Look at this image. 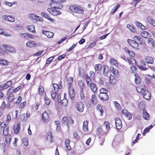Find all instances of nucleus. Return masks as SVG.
<instances>
[{
    "mask_svg": "<svg viewBox=\"0 0 155 155\" xmlns=\"http://www.w3.org/2000/svg\"><path fill=\"white\" fill-rule=\"evenodd\" d=\"M51 2L49 3V5L51 7L48 8L47 11L53 15L56 16L59 15L61 14L59 9L62 8V5L61 3H63L65 0H50Z\"/></svg>",
    "mask_w": 155,
    "mask_h": 155,
    "instance_id": "nucleus-1",
    "label": "nucleus"
},
{
    "mask_svg": "<svg viewBox=\"0 0 155 155\" xmlns=\"http://www.w3.org/2000/svg\"><path fill=\"white\" fill-rule=\"evenodd\" d=\"M53 89H52L51 92V94L52 98L54 99L56 98L57 94L56 93L58 90V88L61 89L62 88V86H60L59 87H58L57 84L54 83L53 84Z\"/></svg>",
    "mask_w": 155,
    "mask_h": 155,
    "instance_id": "nucleus-2",
    "label": "nucleus"
},
{
    "mask_svg": "<svg viewBox=\"0 0 155 155\" xmlns=\"http://www.w3.org/2000/svg\"><path fill=\"white\" fill-rule=\"evenodd\" d=\"M71 10L74 12L82 14L84 13V11L82 8L75 5H72L70 7Z\"/></svg>",
    "mask_w": 155,
    "mask_h": 155,
    "instance_id": "nucleus-3",
    "label": "nucleus"
},
{
    "mask_svg": "<svg viewBox=\"0 0 155 155\" xmlns=\"http://www.w3.org/2000/svg\"><path fill=\"white\" fill-rule=\"evenodd\" d=\"M68 91L70 97L72 100H74L75 98V93L74 89L71 86H68Z\"/></svg>",
    "mask_w": 155,
    "mask_h": 155,
    "instance_id": "nucleus-4",
    "label": "nucleus"
},
{
    "mask_svg": "<svg viewBox=\"0 0 155 155\" xmlns=\"http://www.w3.org/2000/svg\"><path fill=\"white\" fill-rule=\"evenodd\" d=\"M127 42L133 48L136 49L138 48L139 44L135 40L128 39Z\"/></svg>",
    "mask_w": 155,
    "mask_h": 155,
    "instance_id": "nucleus-5",
    "label": "nucleus"
},
{
    "mask_svg": "<svg viewBox=\"0 0 155 155\" xmlns=\"http://www.w3.org/2000/svg\"><path fill=\"white\" fill-rule=\"evenodd\" d=\"M115 124L116 126L118 129H120L122 127V125L121 120L119 117H116L115 119Z\"/></svg>",
    "mask_w": 155,
    "mask_h": 155,
    "instance_id": "nucleus-6",
    "label": "nucleus"
},
{
    "mask_svg": "<svg viewBox=\"0 0 155 155\" xmlns=\"http://www.w3.org/2000/svg\"><path fill=\"white\" fill-rule=\"evenodd\" d=\"M42 118L43 121L45 123H47L49 120V115L45 111L42 114Z\"/></svg>",
    "mask_w": 155,
    "mask_h": 155,
    "instance_id": "nucleus-7",
    "label": "nucleus"
},
{
    "mask_svg": "<svg viewBox=\"0 0 155 155\" xmlns=\"http://www.w3.org/2000/svg\"><path fill=\"white\" fill-rule=\"evenodd\" d=\"M79 84L81 86V90L80 92V95L81 98V100H84L85 98V96L84 93V84L82 82H80L79 83Z\"/></svg>",
    "mask_w": 155,
    "mask_h": 155,
    "instance_id": "nucleus-8",
    "label": "nucleus"
},
{
    "mask_svg": "<svg viewBox=\"0 0 155 155\" xmlns=\"http://www.w3.org/2000/svg\"><path fill=\"white\" fill-rule=\"evenodd\" d=\"M142 95L144 98L147 100H149L151 99V94L147 90L144 91Z\"/></svg>",
    "mask_w": 155,
    "mask_h": 155,
    "instance_id": "nucleus-9",
    "label": "nucleus"
},
{
    "mask_svg": "<svg viewBox=\"0 0 155 155\" xmlns=\"http://www.w3.org/2000/svg\"><path fill=\"white\" fill-rule=\"evenodd\" d=\"M76 107L80 112H82L84 110V106L83 103L81 102H78L76 104Z\"/></svg>",
    "mask_w": 155,
    "mask_h": 155,
    "instance_id": "nucleus-10",
    "label": "nucleus"
},
{
    "mask_svg": "<svg viewBox=\"0 0 155 155\" xmlns=\"http://www.w3.org/2000/svg\"><path fill=\"white\" fill-rule=\"evenodd\" d=\"M13 129L14 133L15 134H17L18 133L20 130V123H17L16 124L14 125Z\"/></svg>",
    "mask_w": 155,
    "mask_h": 155,
    "instance_id": "nucleus-11",
    "label": "nucleus"
},
{
    "mask_svg": "<svg viewBox=\"0 0 155 155\" xmlns=\"http://www.w3.org/2000/svg\"><path fill=\"white\" fill-rule=\"evenodd\" d=\"M3 19L6 21L11 22H13L15 21V18L11 16L3 15L2 17Z\"/></svg>",
    "mask_w": 155,
    "mask_h": 155,
    "instance_id": "nucleus-12",
    "label": "nucleus"
},
{
    "mask_svg": "<svg viewBox=\"0 0 155 155\" xmlns=\"http://www.w3.org/2000/svg\"><path fill=\"white\" fill-rule=\"evenodd\" d=\"M42 33L43 34L46 35L48 38H52L53 37L54 35L53 32L47 31H43Z\"/></svg>",
    "mask_w": 155,
    "mask_h": 155,
    "instance_id": "nucleus-13",
    "label": "nucleus"
},
{
    "mask_svg": "<svg viewBox=\"0 0 155 155\" xmlns=\"http://www.w3.org/2000/svg\"><path fill=\"white\" fill-rule=\"evenodd\" d=\"M99 97L100 99L104 101H107L108 99V96L106 92H105L104 94H99Z\"/></svg>",
    "mask_w": 155,
    "mask_h": 155,
    "instance_id": "nucleus-14",
    "label": "nucleus"
},
{
    "mask_svg": "<svg viewBox=\"0 0 155 155\" xmlns=\"http://www.w3.org/2000/svg\"><path fill=\"white\" fill-rule=\"evenodd\" d=\"M7 45H0V49L3 54L7 53Z\"/></svg>",
    "mask_w": 155,
    "mask_h": 155,
    "instance_id": "nucleus-15",
    "label": "nucleus"
},
{
    "mask_svg": "<svg viewBox=\"0 0 155 155\" xmlns=\"http://www.w3.org/2000/svg\"><path fill=\"white\" fill-rule=\"evenodd\" d=\"M122 114L125 115L126 116L128 117L129 120H130L132 118V115L131 113L128 112L127 110L124 109L122 111Z\"/></svg>",
    "mask_w": 155,
    "mask_h": 155,
    "instance_id": "nucleus-16",
    "label": "nucleus"
},
{
    "mask_svg": "<svg viewBox=\"0 0 155 155\" xmlns=\"http://www.w3.org/2000/svg\"><path fill=\"white\" fill-rule=\"evenodd\" d=\"M110 123L107 121H105L104 124L103 125L104 126H105L106 127V129L107 130L105 133H104V134H102V135L104 136L106 135L108 132V130L110 129Z\"/></svg>",
    "mask_w": 155,
    "mask_h": 155,
    "instance_id": "nucleus-17",
    "label": "nucleus"
},
{
    "mask_svg": "<svg viewBox=\"0 0 155 155\" xmlns=\"http://www.w3.org/2000/svg\"><path fill=\"white\" fill-rule=\"evenodd\" d=\"M143 117L145 119L148 120L150 119V115L147 112L146 110L144 109L143 111Z\"/></svg>",
    "mask_w": 155,
    "mask_h": 155,
    "instance_id": "nucleus-18",
    "label": "nucleus"
},
{
    "mask_svg": "<svg viewBox=\"0 0 155 155\" xmlns=\"http://www.w3.org/2000/svg\"><path fill=\"white\" fill-rule=\"evenodd\" d=\"M140 35L145 38H148L150 37V35L147 31H144L141 32Z\"/></svg>",
    "mask_w": 155,
    "mask_h": 155,
    "instance_id": "nucleus-19",
    "label": "nucleus"
},
{
    "mask_svg": "<svg viewBox=\"0 0 155 155\" xmlns=\"http://www.w3.org/2000/svg\"><path fill=\"white\" fill-rule=\"evenodd\" d=\"M103 67V75L107 77L108 75V72L109 71V67L105 65H104Z\"/></svg>",
    "mask_w": 155,
    "mask_h": 155,
    "instance_id": "nucleus-20",
    "label": "nucleus"
},
{
    "mask_svg": "<svg viewBox=\"0 0 155 155\" xmlns=\"http://www.w3.org/2000/svg\"><path fill=\"white\" fill-rule=\"evenodd\" d=\"M110 70L111 71L115 77H117L118 76V72L116 69L112 67H110Z\"/></svg>",
    "mask_w": 155,
    "mask_h": 155,
    "instance_id": "nucleus-21",
    "label": "nucleus"
},
{
    "mask_svg": "<svg viewBox=\"0 0 155 155\" xmlns=\"http://www.w3.org/2000/svg\"><path fill=\"white\" fill-rule=\"evenodd\" d=\"M12 81L10 80L7 82L4 85L2 86L3 89H5L10 87L12 85Z\"/></svg>",
    "mask_w": 155,
    "mask_h": 155,
    "instance_id": "nucleus-22",
    "label": "nucleus"
},
{
    "mask_svg": "<svg viewBox=\"0 0 155 155\" xmlns=\"http://www.w3.org/2000/svg\"><path fill=\"white\" fill-rule=\"evenodd\" d=\"M135 24L137 26L139 27V28H141L143 30H145L146 29V27L143 25H142L140 22L138 21H136Z\"/></svg>",
    "mask_w": 155,
    "mask_h": 155,
    "instance_id": "nucleus-23",
    "label": "nucleus"
},
{
    "mask_svg": "<svg viewBox=\"0 0 155 155\" xmlns=\"http://www.w3.org/2000/svg\"><path fill=\"white\" fill-rule=\"evenodd\" d=\"M7 48V53L9 52L15 53L16 51L15 49L12 46L8 45Z\"/></svg>",
    "mask_w": 155,
    "mask_h": 155,
    "instance_id": "nucleus-24",
    "label": "nucleus"
},
{
    "mask_svg": "<svg viewBox=\"0 0 155 155\" xmlns=\"http://www.w3.org/2000/svg\"><path fill=\"white\" fill-rule=\"evenodd\" d=\"M145 60L146 62L148 64H153L154 63L153 58L150 56L147 57L145 59Z\"/></svg>",
    "mask_w": 155,
    "mask_h": 155,
    "instance_id": "nucleus-25",
    "label": "nucleus"
},
{
    "mask_svg": "<svg viewBox=\"0 0 155 155\" xmlns=\"http://www.w3.org/2000/svg\"><path fill=\"white\" fill-rule=\"evenodd\" d=\"M26 45L30 48L35 47L36 46V43L33 41H29L26 44Z\"/></svg>",
    "mask_w": 155,
    "mask_h": 155,
    "instance_id": "nucleus-26",
    "label": "nucleus"
},
{
    "mask_svg": "<svg viewBox=\"0 0 155 155\" xmlns=\"http://www.w3.org/2000/svg\"><path fill=\"white\" fill-rule=\"evenodd\" d=\"M41 15L42 17L47 18L48 20L51 21H53L54 20V19L50 18L47 13L42 12L41 13Z\"/></svg>",
    "mask_w": 155,
    "mask_h": 155,
    "instance_id": "nucleus-27",
    "label": "nucleus"
},
{
    "mask_svg": "<svg viewBox=\"0 0 155 155\" xmlns=\"http://www.w3.org/2000/svg\"><path fill=\"white\" fill-rule=\"evenodd\" d=\"M88 122L87 121H85L84 122L83 124V130L84 131L87 132L88 131Z\"/></svg>",
    "mask_w": 155,
    "mask_h": 155,
    "instance_id": "nucleus-28",
    "label": "nucleus"
},
{
    "mask_svg": "<svg viewBox=\"0 0 155 155\" xmlns=\"http://www.w3.org/2000/svg\"><path fill=\"white\" fill-rule=\"evenodd\" d=\"M140 68L143 71H146L147 68L146 67V63L144 61H142L141 63Z\"/></svg>",
    "mask_w": 155,
    "mask_h": 155,
    "instance_id": "nucleus-29",
    "label": "nucleus"
},
{
    "mask_svg": "<svg viewBox=\"0 0 155 155\" xmlns=\"http://www.w3.org/2000/svg\"><path fill=\"white\" fill-rule=\"evenodd\" d=\"M134 76L135 77V83L136 84H138L140 83L141 79L140 77L137 74H135Z\"/></svg>",
    "mask_w": 155,
    "mask_h": 155,
    "instance_id": "nucleus-30",
    "label": "nucleus"
},
{
    "mask_svg": "<svg viewBox=\"0 0 155 155\" xmlns=\"http://www.w3.org/2000/svg\"><path fill=\"white\" fill-rule=\"evenodd\" d=\"M147 20L152 25L155 26V19H153L150 17H148L147 18Z\"/></svg>",
    "mask_w": 155,
    "mask_h": 155,
    "instance_id": "nucleus-31",
    "label": "nucleus"
},
{
    "mask_svg": "<svg viewBox=\"0 0 155 155\" xmlns=\"http://www.w3.org/2000/svg\"><path fill=\"white\" fill-rule=\"evenodd\" d=\"M70 141L69 139H66L65 141L66 147L68 150H70L71 149V147L70 145Z\"/></svg>",
    "mask_w": 155,
    "mask_h": 155,
    "instance_id": "nucleus-32",
    "label": "nucleus"
},
{
    "mask_svg": "<svg viewBox=\"0 0 155 155\" xmlns=\"http://www.w3.org/2000/svg\"><path fill=\"white\" fill-rule=\"evenodd\" d=\"M89 86H90L91 90L94 92H95L97 90V88L95 84L94 83H91V84L89 85Z\"/></svg>",
    "mask_w": 155,
    "mask_h": 155,
    "instance_id": "nucleus-33",
    "label": "nucleus"
},
{
    "mask_svg": "<svg viewBox=\"0 0 155 155\" xmlns=\"http://www.w3.org/2000/svg\"><path fill=\"white\" fill-rule=\"evenodd\" d=\"M27 28L28 30L29 31L33 33H35V26L34 25H28L27 26Z\"/></svg>",
    "mask_w": 155,
    "mask_h": 155,
    "instance_id": "nucleus-34",
    "label": "nucleus"
},
{
    "mask_svg": "<svg viewBox=\"0 0 155 155\" xmlns=\"http://www.w3.org/2000/svg\"><path fill=\"white\" fill-rule=\"evenodd\" d=\"M0 34L4 35L6 36L11 37L12 35L11 34H8L5 31H4L3 29H0Z\"/></svg>",
    "mask_w": 155,
    "mask_h": 155,
    "instance_id": "nucleus-35",
    "label": "nucleus"
},
{
    "mask_svg": "<svg viewBox=\"0 0 155 155\" xmlns=\"http://www.w3.org/2000/svg\"><path fill=\"white\" fill-rule=\"evenodd\" d=\"M52 137L51 133L50 132H49L48 133V135L47 137V140L50 142H52L53 141L52 140Z\"/></svg>",
    "mask_w": 155,
    "mask_h": 155,
    "instance_id": "nucleus-36",
    "label": "nucleus"
},
{
    "mask_svg": "<svg viewBox=\"0 0 155 155\" xmlns=\"http://www.w3.org/2000/svg\"><path fill=\"white\" fill-rule=\"evenodd\" d=\"M101 65L100 64H96L95 67V69L96 72L97 73H98L99 71H101Z\"/></svg>",
    "mask_w": 155,
    "mask_h": 155,
    "instance_id": "nucleus-37",
    "label": "nucleus"
},
{
    "mask_svg": "<svg viewBox=\"0 0 155 155\" xmlns=\"http://www.w3.org/2000/svg\"><path fill=\"white\" fill-rule=\"evenodd\" d=\"M152 78V77L149 74H147L145 76L146 82L147 84H149Z\"/></svg>",
    "mask_w": 155,
    "mask_h": 155,
    "instance_id": "nucleus-38",
    "label": "nucleus"
},
{
    "mask_svg": "<svg viewBox=\"0 0 155 155\" xmlns=\"http://www.w3.org/2000/svg\"><path fill=\"white\" fill-rule=\"evenodd\" d=\"M120 7V5L119 4H117L116 6H114V8L112 9L111 12V14H114L116 11L117 9Z\"/></svg>",
    "mask_w": 155,
    "mask_h": 155,
    "instance_id": "nucleus-39",
    "label": "nucleus"
},
{
    "mask_svg": "<svg viewBox=\"0 0 155 155\" xmlns=\"http://www.w3.org/2000/svg\"><path fill=\"white\" fill-rule=\"evenodd\" d=\"M68 118L67 117H64L62 118V123L63 124L66 125L68 126Z\"/></svg>",
    "mask_w": 155,
    "mask_h": 155,
    "instance_id": "nucleus-40",
    "label": "nucleus"
},
{
    "mask_svg": "<svg viewBox=\"0 0 155 155\" xmlns=\"http://www.w3.org/2000/svg\"><path fill=\"white\" fill-rule=\"evenodd\" d=\"M14 97V95L13 94H11L7 98L8 101V102H11L13 100Z\"/></svg>",
    "mask_w": 155,
    "mask_h": 155,
    "instance_id": "nucleus-41",
    "label": "nucleus"
},
{
    "mask_svg": "<svg viewBox=\"0 0 155 155\" xmlns=\"http://www.w3.org/2000/svg\"><path fill=\"white\" fill-rule=\"evenodd\" d=\"M11 140V137L10 135L6 136L5 138V141L7 144H9Z\"/></svg>",
    "mask_w": 155,
    "mask_h": 155,
    "instance_id": "nucleus-42",
    "label": "nucleus"
},
{
    "mask_svg": "<svg viewBox=\"0 0 155 155\" xmlns=\"http://www.w3.org/2000/svg\"><path fill=\"white\" fill-rule=\"evenodd\" d=\"M137 90L138 92L142 94L144 91H146V90L145 89V87L142 88L140 87H137Z\"/></svg>",
    "mask_w": 155,
    "mask_h": 155,
    "instance_id": "nucleus-43",
    "label": "nucleus"
},
{
    "mask_svg": "<svg viewBox=\"0 0 155 155\" xmlns=\"http://www.w3.org/2000/svg\"><path fill=\"white\" fill-rule=\"evenodd\" d=\"M153 126L152 125H150L148 127H147L144 129L143 133L144 134L148 133L150 130L153 128Z\"/></svg>",
    "mask_w": 155,
    "mask_h": 155,
    "instance_id": "nucleus-44",
    "label": "nucleus"
},
{
    "mask_svg": "<svg viewBox=\"0 0 155 155\" xmlns=\"http://www.w3.org/2000/svg\"><path fill=\"white\" fill-rule=\"evenodd\" d=\"M91 101L93 103H96L97 102L96 97L95 94L92 95Z\"/></svg>",
    "mask_w": 155,
    "mask_h": 155,
    "instance_id": "nucleus-45",
    "label": "nucleus"
},
{
    "mask_svg": "<svg viewBox=\"0 0 155 155\" xmlns=\"http://www.w3.org/2000/svg\"><path fill=\"white\" fill-rule=\"evenodd\" d=\"M127 60L130 64H133L136 63L135 60L133 58L129 57L127 58Z\"/></svg>",
    "mask_w": 155,
    "mask_h": 155,
    "instance_id": "nucleus-46",
    "label": "nucleus"
},
{
    "mask_svg": "<svg viewBox=\"0 0 155 155\" xmlns=\"http://www.w3.org/2000/svg\"><path fill=\"white\" fill-rule=\"evenodd\" d=\"M45 96L46 97H44V100L45 101V103L46 105H48L50 103V100L49 98H48L46 96Z\"/></svg>",
    "mask_w": 155,
    "mask_h": 155,
    "instance_id": "nucleus-47",
    "label": "nucleus"
},
{
    "mask_svg": "<svg viewBox=\"0 0 155 155\" xmlns=\"http://www.w3.org/2000/svg\"><path fill=\"white\" fill-rule=\"evenodd\" d=\"M73 81V78L71 77H69L68 80V84L70 86H71V84H72Z\"/></svg>",
    "mask_w": 155,
    "mask_h": 155,
    "instance_id": "nucleus-48",
    "label": "nucleus"
},
{
    "mask_svg": "<svg viewBox=\"0 0 155 155\" xmlns=\"http://www.w3.org/2000/svg\"><path fill=\"white\" fill-rule=\"evenodd\" d=\"M8 127L4 128L3 131V133L5 136H7L8 135Z\"/></svg>",
    "mask_w": 155,
    "mask_h": 155,
    "instance_id": "nucleus-49",
    "label": "nucleus"
},
{
    "mask_svg": "<svg viewBox=\"0 0 155 155\" xmlns=\"http://www.w3.org/2000/svg\"><path fill=\"white\" fill-rule=\"evenodd\" d=\"M127 27L132 32H134L135 31V28L132 26L127 25Z\"/></svg>",
    "mask_w": 155,
    "mask_h": 155,
    "instance_id": "nucleus-50",
    "label": "nucleus"
},
{
    "mask_svg": "<svg viewBox=\"0 0 155 155\" xmlns=\"http://www.w3.org/2000/svg\"><path fill=\"white\" fill-rule=\"evenodd\" d=\"M97 109H98L101 112V116H102L103 111L102 110V107L101 105L98 104L97 106Z\"/></svg>",
    "mask_w": 155,
    "mask_h": 155,
    "instance_id": "nucleus-51",
    "label": "nucleus"
},
{
    "mask_svg": "<svg viewBox=\"0 0 155 155\" xmlns=\"http://www.w3.org/2000/svg\"><path fill=\"white\" fill-rule=\"evenodd\" d=\"M110 62L113 65H115V66H116L117 61L114 58H111L110 60Z\"/></svg>",
    "mask_w": 155,
    "mask_h": 155,
    "instance_id": "nucleus-52",
    "label": "nucleus"
},
{
    "mask_svg": "<svg viewBox=\"0 0 155 155\" xmlns=\"http://www.w3.org/2000/svg\"><path fill=\"white\" fill-rule=\"evenodd\" d=\"M148 43L149 44H151L152 46H153L155 45L154 41L152 38H150L148 39Z\"/></svg>",
    "mask_w": 155,
    "mask_h": 155,
    "instance_id": "nucleus-53",
    "label": "nucleus"
},
{
    "mask_svg": "<svg viewBox=\"0 0 155 155\" xmlns=\"http://www.w3.org/2000/svg\"><path fill=\"white\" fill-rule=\"evenodd\" d=\"M86 79L87 84L88 86H89V85L91 84V81L90 78L87 75V77L86 78Z\"/></svg>",
    "mask_w": 155,
    "mask_h": 155,
    "instance_id": "nucleus-54",
    "label": "nucleus"
},
{
    "mask_svg": "<svg viewBox=\"0 0 155 155\" xmlns=\"http://www.w3.org/2000/svg\"><path fill=\"white\" fill-rule=\"evenodd\" d=\"M37 15L34 14H29V17L31 18V20H35V18H36V16Z\"/></svg>",
    "mask_w": 155,
    "mask_h": 155,
    "instance_id": "nucleus-55",
    "label": "nucleus"
},
{
    "mask_svg": "<svg viewBox=\"0 0 155 155\" xmlns=\"http://www.w3.org/2000/svg\"><path fill=\"white\" fill-rule=\"evenodd\" d=\"M23 143L25 146H27L28 145V139L27 138H24L22 140Z\"/></svg>",
    "mask_w": 155,
    "mask_h": 155,
    "instance_id": "nucleus-56",
    "label": "nucleus"
},
{
    "mask_svg": "<svg viewBox=\"0 0 155 155\" xmlns=\"http://www.w3.org/2000/svg\"><path fill=\"white\" fill-rule=\"evenodd\" d=\"M62 104L64 106H66L68 104V101L66 99H64L61 101Z\"/></svg>",
    "mask_w": 155,
    "mask_h": 155,
    "instance_id": "nucleus-57",
    "label": "nucleus"
},
{
    "mask_svg": "<svg viewBox=\"0 0 155 155\" xmlns=\"http://www.w3.org/2000/svg\"><path fill=\"white\" fill-rule=\"evenodd\" d=\"M54 57L53 56L51 57L48 58L46 63L47 64H49L50 62H51L52 60L53 59Z\"/></svg>",
    "mask_w": 155,
    "mask_h": 155,
    "instance_id": "nucleus-58",
    "label": "nucleus"
},
{
    "mask_svg": "<svg viewBox=\"0 0 155 155\" xmlns=\"http://www.w3.org/2000/svg\"><path fill=\"white\" fill-rule=\"evenodd\" d=\"M44 92V87L42 86H40L39 87V93L40 94H42Z\"/></svg>",
    "mask_w": 155,
    "mask_h": 155,
    "instance_id": "nucleus-59",
    "label": "nucleus"
},
{
    "mask_svg": "<svg viewBox=\"0 0 155 155\" xmlns=\"http://www.w3.org/2000/svg\"><path fill=\"white\" fill-rule=\"evenodd\" d=\"M102 131L101 128L100 126L98 127L97 130V134H100L102 133Z\"/></svg>",
    "mask_w": 155,
    "mask_h": 155,
    "instance_id": "nucleus-60",
    "label": "nucleus"
},
{
    "mask_svg": "<svg viewBox=\"0 0 155 155\" xmlns=\"http://www.w3.org/2000/svg\"><path fill=\"white\" fill-rule=\"evenodd\" d=\"M73 137L74 138H76V139H78L79 138V136L78 135V133L76 132H74L73 133Z\"/></svg>",
    "mask_w": 155,
    "mask_h": 155,
    "instance_id": "nucleus-61",
    "label": "nucleus"
},
{
    "mask_svg": "<svg viewBox=\"0 0 155 155\" xmlns=\"http://www.w3.org/2000/svg\"><path fill=\"white\" fill-rule=\"evenodd\" d=\"M0 64L4 65H6L8 64V62L6 60H0Z\"/></svg>",
    "mask_w": 155,
    "mask_h": 155,
    "instance_id": "nucleus-62",
    "label": "nucleus"
},
{
    "mask_svg": "<svg viewBox=\"0 0 155 155\" xmlns=\"http://www.w3.org/2000/svg\"><path fill=\"white\" fill-rule=\"evenodd\" d=\"M96 43L95 42L90 43L88 46V48H91L94 47L96 45Z\"/></svg>",
    "mask_w": 155,
    "mask_h": 155,
    "instance_id": "nucleus-63",
    "label": "nucleus"
},
{
    "mask_svg": "<svg viewBox=\"0 0 155 155\" xmlns=\"http://www.w3.org/2000/svg\"><path fill=\"white\" fill-rule=\"evenodd\" d=\"M20 35L21 37L26 38H28V33H21Z\"/></svg>",
    "mask_w": 155,
    "mask_h": 155,
    "instance_id": "nucleus-64",
    "label": "nucleus"
}]
</instances>
